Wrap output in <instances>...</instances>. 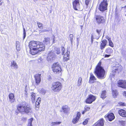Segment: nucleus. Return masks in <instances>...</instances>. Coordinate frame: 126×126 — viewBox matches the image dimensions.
Here are the masks:
<instances>
[{
	"mask_svg": "<svg viewBox=\"0 0 126 126\" xmlns=\"http://www.w3.org/2000/svg\"><path fill=\"white\" fill-rule=\"evenodd\" d=\"M30 48V53L33 55L44 51L45 49V46L39 42L32 41L29 44Z\"/></svg>",
	"mask_w": 126,
	"mask_h": 126,
	"instance_id": "nucleus-1",
	"label": "nucleus"
},
{
	"mask_svg": "<svg viewBox=\"0 0 126 126\" xmlns=\"http://www.w3.org/2000/svg\"><path fill=\"white\" fill-rule=\"evenodd\" d=\"M101 63L99 62L96 66L94 73L97 77L100 79L104 78L105 77V71L102 67L101 66Z\"/></svg>",
	"mask_w": 126,
	"mask_h": 126,
	"instance_id": "nucleus-2",
	"label": "nucleus"
},
{
	"mask_svg": "<svg viewBox=\"0 0 126 126\" xmlns=\"http://www.w3.org/2000/svg\"><path fill=\"white\" fill-rule=\"evenodd\" d=\"M17 109L16 110V112L17 113L19 112L22 114H27L31 110V108L27 104L19 105L17 106Z\"/></svg>",
	"mask_w": 126,
	"mask_h": 126,
	"instance_id": "nucleus-3",
	"label": "nucleus"
},
{
	"mask_svg": "<svg viewBox=\"0 0 126 126\" xmlns=\"http://www.w3.org/2000/svg\"><path fill=\"white\" fill-rule=\"evenodd\" d=\"M62 87V84L60 82H57L52 84L51 89L54 92H58L61 90Z\"/></svg>",
	"mask_w": 126,
	"mask_h": 126,
	"instance_id": "nucleus-4",
	"label": "nucleus"
},
{
	"mask_svg": "<svg viewBox=\"0 0 126 126\" xmlns=\"http://www.w3.org/2000/svg\"><path fill=\"white\" fill-rule=\"evenodd\" d=\"M99 9L101 11L103 12L107 9L108 3L107 0H103L99 4Z\"/></svg>",
	"mask_w": 126,
	"mask_h": 126,
	"instance_id": "nucleus-5",
	"label": "nucleus"
},
{
	"mask_svg": "<svg viewBox=\"0 0 126 126\" xmlns=\"http://www.w3.org/2000/svg\"><path fill=\"white\" fill-rule=\"evenodd\" d=\"M52 69L53 72L56 73H59L61 71L60 66L58 63H54L53 64Z\"/></svg>",
	"mask_w": 126,
	"mask_h": 126,
	"instance_id": "nucleus-6",
	"label": "nucleus"
},
{
	"mask_svg": "<svg viewBox=\"0 0 126 126\" xmlns=\"http://www.w3.org/2000/svg\"><path fill=\"white\" fill-rule=\"evenodd\" d=\"M94 18L98 24H100L105 22L104 17L101 15L95 14Z\"/></svg>",
	"mask_w": 126,
	"mask_h": 126,
	"instance_id": "nucleus-7",
	"label": "nucleus"
},
{
	"mask_svg": "<svg viewBox=\"0 0 126 126\" xmlns=\"http://www.w3.org/2000/svg\"><path fill=\"white\" fill-rule=\"evenodd\" d=\"M73 4L74 8L75 10H77L81 9L79 0H75L73 2Z\"/></svg>",
	"mask_w": 126,
	"mask_h": 126,
	"instance_id": "nucleus-8",
	"label": "nucleus"
},
{
	"mask_svg": "<svg viewBox=\"0 0 126 126\" xmlns=\"http://www.w3.org/2000/svg\"><path fill=\"white\" fill-rule=\"evenodd\" d=\"M122 69V67L119 64H116L113 67L112 71L113 73H119V72L121 71Z\"/></svg>",
	"mask_w": 126,
	"mask_h": 126,
	"instance_id": "nucleus-9",
	"label": "nucleus"
},
{
	"mask_svg": "<svg viewBox=\"0 0 126 126\" xmlns=\"http://www.w3.org/2000/svg\"><path fill=\"white\" fill-rule=\"evenodd\" d=\"M96 97L92 95H90L86 99V102L87 103L91 104L96 99Z\"/></svg>",
	"mask_w": 126,
	"mask_h": 126,
	"instance_id": "nucleus-10",
	"label": "nucleus"
},
{
	"mask_svg": "<svg viewBox=\"0 0 126 126\" xmlns=\"http://www.w3.org/2000/svg\"><path fill=\"white\" fill-rule=\"evenodd\" d=\"M118 86L123 88H126V81L125 80H119L118 82Z\"/></svg>",
	"mask_w": 126,
	"mask_h": 126,
	"instance_id": "nucleus-11",
	"label": "nucleus"
},
{
	"mask_svg": "<svg viewBox=\"0 0 126 126\" xmlns=\"http://www.w3.org/2000/svg\"><path fill=\"white\" fill-rule=\"evenodd\" d=\"M54 53L52 51H51L48 54L47 58V60L49 61L53 60L55 57Z\"/></svg>",
	"mask_w": 126,
	"mask_h": 126,
	"instance_id": "nucleus-12",
	"label": "nucleus"
},
{
	"mask_svg": "<svg viewBox=\"0 0 126 126\" xmlns=\"http://www.w3.org/2000/svg\"><path fill=\"white\" fill-rule=\"evenodd\" d=\"M41 74H37L34 76L36 83L37 84L40 82L41 79L40 78Z\"/></svg>",
	"mask_w": 126,
	"mask_h": 126,
	"instance_id": "nucleus-13",
	"label": "nucleus"
},
{
	"mask_svg": "<svg viewBox=\"0 0 126 126\" xmlns=\"http://www.w3.org/2000/svg\"><path fill=\"white\" fill-rule=\"evenodd\" d=\"M104 125V121L103 119H102L98 120L92 126H103Z\"/></svg>",
	"mask_w": 126,
	"mask_h": 126,
	"instance_id": "nucleus-14",
	"label": "nucleus"
},
{
	"mask_svg": "<svg viewBox=\"0 0 126 126\" xmlns=\"http://www.w3.org/2000/svg\"><path fill=\"white\" fill-rule=\"evenodd\" d=\"M10 67L12 69L16 70L18 68V65L16 62L13 60L12 61L11 63Z\"/></svg>",
	"mask_w": 126,
	"mask_h": 126,
	"instance_id": "nucleus-15",
	"label": "nucleus"
},
{
	"mask_svg": "<svg viewBox=\"0 0 126 126\" xmlns=\"http://www.w3.org/2000/svg\"><path fill=\"white\" fill-rule=\"evenodd\" d=\"M70 52L67 50L65 54H64L63 56V60L64 62L67 61L69 59Z\"/></svg>",
	"mask_w": 126,
	"mask_h": 126,
	"instance_id": "nucleus-16",
	"label": "nucleus"
},
{
	"mask_svg": "<svg viewBox=\"0 0 126 126\" xmlns=\"http://www.w3.org/2000/svg\"><path fill=\"white\" fill-rule=\"evenodd\" d=\"M105 117H107L109 120L110 121H111L115 118V116L114 114L113 113H110L108 115L105 116Z\"/></svg>",
	"mask_w": 126,
	"mask_h": 126,
	"instance_id": "nucleus-17",
	"label": "nucleus"
},
{
	"mask_svg": "<svg viewBox=\"0 0 126 126\" xmlns=\"http://www.w3.org/2000/svg\"><path fill=\"white\" fill-rule=\"evenodd\" d=\"M118 113L119 114L123 117H126V112L123 110H119Z\"/></svg>",
	"mask_w": 126,
	"mask_h": 126,
	"instance_id": "nucleus-18",
	"label": "nucleus"
},
{
	"mask_svg": "<svg viewBox=\"0 0 126 126\" xmlns=\"http://www.w3.org/2000/svg\"><path fill=\"white\" fill-rule=\"evenodd\" d=\"M102 42L100 45V48L101 50H103L106 46L107 42L106 40H103Z\"/></svg>",
	"mask_w": 126,
	"mask_h": 126,
	"instance_id": "nucleus-19",
	"label": "nucleus"
},
{
	"mask_svg": "<svg viewBox=\"0 0 126 126\" xmlns=\"http://www.w3.org/2000/svg\"><path fill=\"white\" fill-rule=\"evenodd\" d=\"M10 99V101L11 103H13L14 102L15 98L14 95L12 93H11L9 95Z\"/></svg>",
	"mask_w": 126,
	"mask_h": 126,
	"instance_id": "nucleus-20",
	"label": "nucleus"
},
{
	"mask_svg": "<svg viewBox=\"0 0 126 126\" xmlns=\"http://www.w3.org/2000/svg\"><path fill=\"white\" fill-rule=\"evenodd\" d=\"M62 109L64 112L66 113H68L70 110V109L68 106L66 105L63 106Z\"/></svg>",
	"mask_w": 126,
	"mask_h": 126,
	"instance_id": "nucleus-21",
	"label": "nucleus"
},
{
	"mask_svg": "<svg viewBox=\"0 0 126 126\" xmlns=\"http://www.w3.org/2000/svg\"><path fill=\"white\" fill-rule=\"evenodd\" d=\"M113 52V50L112 49L109 47L107 48L105 51L106 53L110 55Z\"/></svg>",
	"mask_w": 126,
	"mask_h": 126,
	"instance_id": "nucleus-22",
	"label": "nucleus"
},
{
	"mask_svg": "<svg viewBox=\"0 0 126 126\" xmlns=\"http://www.w3.org/2000/svg\"><path fill=\"white\" fill-rule=\"evenodd\" d=\"M90 79L89 80V82L90 83H93L94 81L96 79L95 77L93 75L92 73L90 74Z\"/></svg>",
	"mask_w": 126,
	"mask_h": 126,
	"instance_id": "nucleus-23",
	"label": "nucleus"
},
{
	"mask_svg": "<svg viewBox=\"0 0 126 126\" xmlns=\"http://www.w3.org/2000/svg\"><path fill=\"white\" fill-rule=\"evenodd\" d=\"M36 96V94L35 93H31V99L33 103L35 102Z\"/></svg>",
	"mask_w": 126,
	"mask_h": 126,
	"instance_id": "nucleus-24",
	"label": "nucleus"
},
{
	"mask_svg": "<svg viewBox=\"0 0 126 126\" xmlns=\"http://www.w3.org/2000/svg\"><path fill=\"white\" fill-rule=\"evenodd\" d=\"M50 38H45L44 40L43 41V42L44 44L46 45H48L50 44Z\"/></svg>",
	"mask_w": 126,
	"mask_h": 126,
	"instance_id": "nucleus-25",
	"label": "nucleus"
},
{
	"mask_svg": "<svg viewBox=\"0 0 126 126\" xmlns=\"http://www.w3.org/2000/svg\"><path fill=\"white\" fill-rule=\"evenodd\" d=\"M106 92L105 91H103L101 94V97L104 99L106 97Z\"/></svg>",
	"mask_w": 126,
	"mask_h": 126,
	"instance_id": "nucleus-26",
	"label": "nucleus"
},
{
	"mask_svg": "<svg viewBox=\"0 0 126 126\" xmlns=\"http://www.w3.org/2000/svg\"><path fill=\"white\" fill-rule=\"evenodd\" d=\"M82 79V78L81 77H79V78L77 84V86L78 87H80L81 85V84Z\"/></svg>",
	"mask_w": 126,
	"mask_h": 126,
	"instance_id": "nucleus-27",
	"label": "nucleus"
},
{
	"mask_svg": "<svg viewBox=\"0 0 126 126\" xmlns=\"http://www.w3.org/2000/svg\"><path fill=\"white\" fill-rule=\"evenodd\" d=\"M112 95L114 97H116L117 95L118 94L116 90H114L112 91Z\"/></svg>",
	"mask_w": 126,
	"mask_h": 126,
	"instance_id": "nucleus-28",
	"label": "nucleus"
},
{
	"mask_svg": "<svg viewBox=\"0 0 126 126\" xmlns=\"http://www.w3.org/2000/svg\"><path fill=\"white\" fill-rule=\"evenodd\" d=\"M108 41L109 43V45L111 47H114L113 44L110 38L108 39Z\"/></svg>",
	"mask_w": 126,
	"mask_h": 126,
	"instance_id": "nucleus-29",
	"label": "nucleus"
},
{
	"mask_svg": "<svg viewBox=\"0 0 126 126\" xmlns=\"http://www.w3.org/2000/svg\"><path fill=\"white\" fill-rule=\"evenodd\" d=\"M79 119L76 117L74 118L72 120V122L73 124H75L77 123Z\"/></svg>",
	"mask_w": 126,
	"mask_h": 126,
	"instance_id": "nucleus-30",
	"label": "nucleus"
},
{
	"mask_svg": "<svg viewBox=\"0 0 126 126\" xmlns=\"http://www.w3.org/2000/svg\"><path fill=\"white\" fill-rule=\"evenodd\" d=\"M33 120V119L32 118L28 120V123L27 126H32V123Z\"/></svg>",
	"mask_w": 126,
	"mask_h": 126,
	"instance_id": "nucleus-31",
	"label": "nucleus"
},
{
	"mask_svg": "<svg viewBox=\"0 0 126 126\" xmlns=\"http://www.w3.org/2000/svg\"><path fill=\"white\" fill-rule=\"evenodd\" d=\"M37 24L38 27L40 29H42L43 28V24L40 22H37Z\"/></svg>",
	"mask_w": 126,
	"mask_h": 126,
	"instance_id": "nucleus-32",
	"label": "nucleus"
},
{
	"mask_svg": "<svg viewBox=\"0 0 126 126\" xmlns=\"http://www.w3.org/2000/svg\"><path fill=\"white\" fill-rule=\"evenodd\" d=\"M61 122H52L51 123L52 126L55 125H59L61 124Z\"/></svg>",
	"mask_w": 126,
	"mask_h": 126,
	"instance_id": "nucleus-33",
	"label": "nucleus"
},
{
	"mask_svg": "<svg viewBox=\"0 0 126 126\" xmlns=\"http://www.w3.org/2000/svg\"><path fill=\"white\" fill-rule=\"evenodd\" d=\"M70 39L72 43L73 40V35L72 34H70V35L69 36Z\"/></svg>",
	"mask_w": 126,
	"mask_h": 126,
	"instance_id": "nucleus-34",
	"label": "nucleus"
},
{
	"mask_svg": "<svg viewBox=\"0 0 126 126\" xmlns=\"http://www.w3.org/2000/svg\"><path fill=\"white\" fill-rule=\"evenodd\" d=\"M65 50V49L64 47H62L61 48V51L62 52V53L63 55L64 54Z\"/></svg>",
	"mask_w": 126,
	"mask_h": 126,
	"instance_id": "nucleus-35",
	"label": "nucleus"
},
{
	"mask_svg": "<svg viewBox=\"0 0 126 126\" xmlns=\"http://www.w3.org/2000/svg\"><path fill=\"white\" fill-rule=\"evenodd\" d=\"M23 39H25L26 36V32L25 31V30L24 28H23Z\"/></svg>",
	"mask_w": 126,
	"mask_h": 126,
	"instance_id": "nucleus-36",
	"label": "nucleus"
},
{
	"mask_svg": "<svg viewBox=\"0 0 126 126\" xmlns=\"http://www.w3.org/2000/svg\"><path fill=\"white\" fill-rule=\"evenodd\" d=\"M90 109V108L87 106H86L85 107V110L86 111L89 110Z\"/></svg>",
	"mask_w": 126,
	"mask_h": 126,
	"instance_id": "nucleus-37",
	"label": "nucleus"
},
{
	"mask_svg": "<svg viewBox=\"0 0 126 126\" xmlns=\"http://www.w3.org/2000/svg\"><path fill=\"white\" fill-rule=\"evenodd\" d=\"M101 30V29H97L96 30V32L99 35L100 34Z\"/></svg>",
	"mask_w": 126,
	"mask_h": 126,
	"instance_id": "nucleus-38",
	"label": "nucleus"
},
{
	"mask_svg": "<svg viewBox=\"0 0 126 126\" xmlns=\"http://www.w3.org/2000/svg\"><path fill=\"white\" fill-rule=\"evenodd\" d=\"M80 115L81 114L79 112H78L77 113V116L76 117L77 118V119H79L80 117Z\"/></svg>",
	"mask_w": 126,
	"mask_h": 126,
	"instance_id": "nucleus-39",
	"label": "nucleus"
},
{
	"mask_svg": "<svg viewBox=\"0 0 126 126\" xmlns=\"http://www.w3.org/2000/svg\"><path fill=\"white\" fill-rule=\"evenodd\" d=\"M88 119H87L83 122V124L84 125H86L87 123H88Z\"/></svg>",
	"mask_w": 126,
	"mask_h": 126,
	"instance_id": "nucleus-40",
	"label": "nucleus"
},
{
	"mask_svg": "<svg viewBox=\"0 0 126 126\" xmlns=\"http://www.w3.org/2000/svg\"><path fill=\"white\" fill-rule=\"evenodd\" d=\"M40 103H39V102H36L35 103V107L36 108H38V107H39V105Z\"/></svg>",
	"mask_w": 126,
	"mask_h": 126,
	"instance_id": "nucleus-41",
	"label": "nucleus"
},
{
	"mask_svg": "<svg viewBox=\"0 0 126 126\" xmlns=\"http://www.w3.org/2000/svg\"><path fill=\"white\" fill-rule=\"evenodd\" d=\"M43 59L41 58L40 57L39 58L38 60V62L39 63H41L42 62Z\"/></svg>",
	"mask_w": 126,
	"mask_h": 126,
	"instance_id": "nucleus-42",
	"label": "nucleus"
},
{
	"mask_svg": "<svg viewBox=\"0 0 126 126\" xmlns=\"http://www.w3.org/2000/svg\"><path fill=\"white\" fill-rule=\"evenodd\" d=\"M56 51V52L57 53V54H60V51L59 49L57 48Z\"/></svg>",
	"mask_w": 126,
	"mask_h": 126,
	"instance_id": "nucleus-43",
	"label": "nucleus"
},
{
	"mask_svg": "<svg viewBox=\"0 0 126 126\" xmlns=\"http://www.w3.org/2000/svg\"><path fill=\"white\" fill-rule=\"evenodd\" d=\"M49 31L47 30H40L39 31V32H48Z\"/></svg>",
	"mask_w": 126,
	"mask_h": 126,
	"instance_id": "nucleus-44",
	"label": "nucleus"
},
{
	"mask_svg": "<svg viewBox=\"0 0 126 126\" xmlns=\"http://www.w3.org/2000/svg\"><path fill=\"white\" fill-rule=\"evenodd\" d=\"M90 0H86L85 1V3L87 5L88 4Z\"/></svg>",
	"mask_w": 126,
	"mask_h": 126,
	"instance_id": "nucleus-45",
	"label": "nucleus"
},
{
	"mask_svg": "<svg viewBox=\"0 0 126 126\" xmlns=\"http://www.w3.org/2000/svg\"><path fill=\"white\" fill-rule=\"evenodd\" d=\"M122 9H123L124 11L125 12H126V5L124 7H122Z\"/></svg>",
	"mask_w": 126,
	"mask_h": 126,
	"instance_id": "nucleus-46",
	"label": "nucleus"
},
{
	"mask_svg": "<svg viewBox=\"0 0 126 126\" xmlns=\"http://www.w3.org/2000/svg\"><path fill=\"white\" fill-rule=\"evenodd\" d=\"M41 99L40 97L38 98L36 102H39V103H40Z\"/></svg>",
	"mask_w": 126,
	"mask_h": 126,
	"instance_id": "nucleus-47",
	"label": "nucleus"
},
{
	"mask_svg": "<svg viewBox=\"0 0 126 126\" xmlns=\"http://www.w3.org/2000/svg\"><path fill=\"white\" fill-rule=\"evenodd\" d=\"M16 49L18 51H19L20 50V47H19V46H16Z\"/></svg>",
	"mask_w": 126,
	"mask_h": 126,
	"instance_id": "nucleus-48",
	"label": "nucleus"
},
{
	"mask_svg": "<svg viewBox=\"0 0 126 126\" xmlns=\"http://www.w3.org/2000/svg\"><path fill=\"white\" fill-rule=\"evenodd\" d=\"M94 39V37L92 35L91 37V43H92V44L93 43Z\"/></svg>",
	"mask_w": 126,
	"mask_h": 126,
	"instance_id": "nucleus-49",
	"label": "nucleus"
},
{
	"mask_svg": "<svg viewBox=\"0 0 126 126\" xmlns=\"http://www.w3.org/2000/svg\"><path fill=\"white\" fill-rule=\"evenodd\" d=\"M110 56V54L108 55V54H105L104 56V57L105 58H107V57H109Z\"/></svg>",
	"mask_w": 126,
	"mask_h": 126,
	"instance_id": "nucleus-50",
	"label": "nucleus"
},
{
	"mask_svg": "<svg viewBox=\"0 0 126 126\" xmlns=\"http://www.w3.org/2000/svg\"><path fill=\"white\" fill-rule=\"evenodd\" d=\"M19 43L18 41H17L16 42V46H19Z\"/></svg>",
	"mask_w": 126,
	"mask_h": 126,
	"instance_id": "nucleus-51",
	"label": "nucleus"
},
{
	"mask_svg": "<svg viewBox=\"0 0 126 126\" xmlns=\"http://www.w3.org/2000/svg\"><path fill=\"white\" fill-rule=\"evenodd\" d=\"M122 54L124 57H126V53L125 54L124 53V52H123L122 53Z\"/></svg>",
	"mask_w": 126,
	"mask_h": 126,
	"instance_id": "nucleus-52",
	"label": "nucleus"
},
{
	"mask_svg": "<svg viewBox=\"0 0 126 126\" xmlns=\"http://www.w3.org/2000/svg\"><path fill=\"white\" fill-rule=\"evenodd\" d=\"M22 120L24 121H25L26 120V118L25 117H23L22 118Z\"/></svg>",
	"mask_w": 126,
	"mask_h": 126,
	"instance_id": "nucleus-53",
	"label": "nucleus"
},
{
	"mask_svg": "<svg viewBox=\"0 0 126 126\" xmlns=\"http://www.w3.org/2000/svg\"><path fill=\"white\" fill-rule=\"evenodd\" d=\"M123 95L126 97V91L124 92Z\"/></svg>",
	"mask_w": 126,
	"mask_h": 126,
	"instance_id": "nucleus-54",
	"label": "nucleus"
},
{
	"mask_svg": "<svg viewBox=\"0 0 126 126\" xmlns=\"http://www.w3.org/2000/svg\"><path fill=\"white\" fill-rule=\"evenodd\" d=\"M120 105L122 106H124L125 105L124 103H121V104H120Z\"/></svg>",
	"mask_w": 126,
	"mask_h": 126,
	"instance_id": "nucleus-55",
	"label": "nucleus"
},
{
	"mask_svg": "<svg viewBox=\"0 0 126 126\" xmlns=\"http://www.w3.org/2000/svg\"><path fill=\"white\" fill-rule=\"evenodd\" d=\"M25 96H27V92L26 91L25 92Z\"/></svg>",
	"mask_w": 126,
	"mask_h": 126,
	"instance_id": "nucleus-56",
	"label": "nucleus"
},
{
	"mask_svg": "<svg viewBox=\"0 0 126 126\" xmlns=\"http://www.w3.org/2000/svg\"><path fill=\"white\" fill-rule=\"evenodd\" d=\"M86 111H85V110H84V111L82 112V114H84V113L86 112Z\"/></svg>",
	"mask_w": 126,
	"mask_h": 126,
	"instance_id": "nucleus-57",
	"label": "nucleus"
},
{
	"mask_svg": "<svg viewBox=\"0 0 126 126\" xmlns=\"http://www.w3.org/2000/svg\"><path fill=\"white\" fill-rule=\"evenodd\" d=\"M2 4V2H1V3H0V6Z\"/></svg>",
	"mask_w": 126,
	"mask_h": 126,
	"instance_id": "nucleus-58",
	"label": "nucleus"
},
{
	"mask_svg": "<svg viewBox=\"0 0 126 126\" xmlns=\"http://www.w3.org/2000/svg\"><path fill=\"white\" fill-rule=\"evenodd\" d=\"M18 126H22V125H21V124L20 125H18Z\"/></svg>",
	"mask_w": 126,
	"mask_h": 126,
	"instance_id": "nucleus-59",
	"label": "nucleus"
},
{
	"mask_svg": "<svg viewBox=\"0 0 126 126\" xmlns=\"http://www.w3.org/2000/svg\"><path fill=\"white\" fill-rule=\"evenodd\" d=\"M109 38H109L108 37L107 38L108 39H108Z\"/></svg>",
	"mask_w": 126,
	"mask_h": 126,
	"instance_id": "nucleus-60",
	"label": "nucleus"
},
{
	"mask_svg": "<svg viewBox=\"0 0 126 126\" xmlns=\"http://www.w3.org/2000/svg\"><path fill=\"white\" fill-rule=\"evenodd\" d=\"M122 122H123V123H125V122L124 121H122Z\"/></svg>",
	"mask_w": 126,
	"mask_h": 126,
	"instance_id": "nucleus-61",
	"label": "nucleus"
},
{
	"mask_svg": "<svg viewBox=\"0 0 126 126\" xmlns=\"http://www.w3.org/2000/svg\"><path fill=\"white\" fill-rule=\"evenodd\" d=\"M39 32L40 33L42 32Z\"/></svg>",
	"mask_w": 126,
	"mask_h": 126,
	"instance_id": "nucleus-62",
	"label": "nucleus"
},
{
	"mask_svg": "<svg viewBox=\"0 0 126 126\" xmlns=\"http://www.w3.org/2000/svg\"><path fill=\"white\" fill-rule=\"evenodd\" d=\"M77 41H78V38H77Z\"/></svg>",
	"mask_w": 126,
	"mask_h": 126,
	"instance_id": "nucleus-63",
	"label": "nucleus"
},
{
	"mask_svg": "<svg viewBox=\"0 0 126 126\" xmlns=\"http://www.w3.org/2000/svg\"><path fill=\"white\" fill-rule=\"evenodd\" d=\"M82 26H81V29H82Z\"/></svg>",
	"mask_w": 126,
	"mask_h": 126,
	"instance_id": "nucleus-64",
	"label": "nucleus"
}]
</instances>
